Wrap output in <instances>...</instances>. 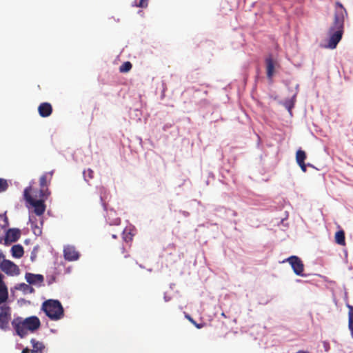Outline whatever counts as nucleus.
<instances>
[{
	"instance_id": "nucleus-1",
	"label": "nucleus",
	"mask_w": 353,
	"mask_h": 353,
	"mask_svg": "<svg viewBox=\"0 0 353 353\" xmlns=\"http://www.w3.org/2000/svg\"><path fill=\"white\" fill-rule=\"evenodd\" d=\"M335 6L334 22L329 30L330 37L328 41V47L331 49L335 48L342 38L344 17L345 15H347L345 8L340 2L336 1Z\"/></svg>"
},
{
	"instance_id": "nucleus-2",
	"label": "nucleus",
	"mask_w": 353,
	"mask_h": 353,
	"mask_svg": "<svg viewBox=\"0 0 353 353\" xmlns=\"http://www.w3.org/2000/svg\"><path fill=\"white\" fill-rule=\"evenodd\" d=\"M12 326L16 334L21 338L25 337L28 332H34L41 326L39 319L36 316H32L26 319L22 317L14 318L11 322Z\"/></svg>"
},
{
	"instance_id": "nucleus-3",
	"label": "nucleus",
	"mask_w": 353,
	"mask_h": 353,
	"mask_svg": "<svg viewBox=\"0 0 353 353\" xmlns=\"http://www.w3.org/2000/svg\"><path fill=\"white\" fill-rule=\"evenodd\" d=\"M32 183L34 182H31L30 185L25 188L23 198L28 204L34 208V212L38 216H41L46 210V198L39 197V190L34 189Z\"/></svg>"
},
{
	"instance_id": "nucleus-4",
	"label": "nucleus",
	"mask_w": 353,
	"mask_h": 353,
	"mask_svg": "<svg viewBox=\"0 0 353 353\" xmlns=\"http://www.w3.org/2000/svg\"><path fill=\"white\" fill-rule=\"evenodd\" d=\"M42 310L52 321H57L64 316L62 305L58 300L49 299L42 304Z\"/></svg>"
},
{
	"instance_id": "nucleus-5",
	"label": "nucleus",
	"mask_w": 353,
	"mask_h": 353,
	"mask_svg": "<svg viewBox=\"0 0 353 353\" xmlns=\"http://www.w3.org/2000/svg\"><path fill=\"white\" fill-rule=\"evenodd\" d=\"M54 171L45 172L39 179V197L47 198L50 194V192L48 189V186L52 179Z\"/></svg>"
},
{
	"instance_id": "nucleus-6",
	"label": "nucleus",
	"mask_w": 353,
	"mask_h": 353,
	"mask_svg": "<svg viewBox=\"0 0 353 353\" xmlns=\"http://www.w3.org/2000/svg\"><path fill=\"white\" fill-rule=\"evenodd\" d=\"M288 261L292 266L294 272L299 276H304V265L303 261L296 256H291L287 259L283 261V263Z\"/></svg>"
},
{
	"instance_id": "nucleus-7",
	"label": "nucleus",
	"mask_w": 353,
	"mask_h": 353,
	"mask_svg": "<svg viewBox=\"0 0 353 353\" xmlns=\"http://www.w3.org/2000/svg\"><path fill=\"white\" fill-rule=\"evenodd\" d=\"M0 268L3 272L9 275H18L20 273L19 267L13 262L3 259L0 263Z\"/></svg>"
},
{
	"instance_id": "nucleus-8",
	"label": "nucleus",
	"mask_w": 353,
	"mask_h": 353,
	"mask_svg": "<svg viewBox=\"0 0 353 353\" xmlns=\"http://www.w3.org/2000/svg\"><path fill=\"white\" fill-rule=\"evenodd\" d=\"M11 319L10 310L9 307L1 308L0 312V328L4 331L9 328V321Z\"/></svg>"
},
{
	"instance_id": "nucleus-9",
	"label": "nucleus",
	"mask_w": 353,
	"mask_h": 353,
	"mask_svg": "<svg viewBox=\"0 0 353 353\" xmlns=\"http://www.w3.org/2000/svg\"><path fill=\"white\" fill-rule=\"evenodd\" d=\"M63 255L65 259L68 261H76L79 258V253L72 245H67L64 247Z\"/></svg>"
},
{
	"instance_id": "nucleus-10",
	"label": "nucleus",
	"mask_w": 353,
	"mask_h": 353,
	"mask_svg": "<svg viewBox=\"0 0 353 353\" xmlns=\"http://www.w3.org/2000/svg\"><path fill=\"white\" fill-rule=\"evenodd\" d=\"M30 343L32 345V349L30 350L26 347L22 350L21 353H43L45 345L42 342L38 341L35 339H32Z\"/></svg>"
},
{
	"instance_id": "nucleus-11",
	"label": "nucleus",
	"mask_w": 353,
	"mask_h": 353,
	"mask_svg": "<svg viewBox=\"0 0 353 353\" xmlns=\"http://www.w3.org/2000/svg\"><path fill=\"white\" fill-rule=\"evenodd\" d=\"M38 112L41 117H48L52 112V107L50 103H41L38 107Z\"/></svg>"
},
{
	"instance_id": "nucleus-12",
	"label": "nucleus",
	"mask_w": 353,
	"mask_h": 353,
	"mask_svg": "<svg viewBox=\"0 0 353 353\" xmlns=\"http://www.w3.org/2000/svg\"><path fill=\"white\" fill-rule=\"evenodd\" d=\"M25 278L26 281L30 285L41 284L44 279L41 274H34L32 273H26Z\"/></svg>"
},
{
	"instance_id": "nucleus-13",
	"label": "nucleus",
	"mask_w": 353,
	"mask_h": 353,
	"mask_svg": "<svg viewBox=\"0 0 353 353\" xmlns=\"http://www.w3.org/2000/svg\"><path fill=\"white\" fill-rule=\"evenodd\" d=\"M20 236L21 233L19 229H9L6 232V241L10 242H15L20 238Z\"/></svg>"
},
{
	"instance_id": "nucleus-14",
	"label": "nucleus",
	"mask_w": 353,
	"mask_h": 353,
	"mask_svg": "<svg viewBox=\"0 0 353 353\" xmlns=\"http://www.w3.org/2000/svg\"><path fill=\"white\" fill-rule=\"evenodd\" d=\"M8 298V288L3 281V275L0 273V304L6 302Z\"/></svg>"
},
{
	"instance_id": "nucleus-15",
	"label": "nucleus",
	"mask_w": 353,
	"mask_h": 353,
	"mask_svg": "<svg viewBox=\"0 0 353 353\" xmlns=\"http://www.w3.org/2000/svg\"><path fill=\"white\" fill-rule=\"evenodd\" d=\"M265 63L267 70V77L268 79H271L274 75V62L273 59L271 57L266 58Z\"/></svg>"
},
{
	"instance_id": "nucleus-16",
	"label": "nucleus",
	"mask_w": 353,
	"mask_h": 353,
	"mask_svg": "<svg viewBox=\"0 0 353 353\" xmlns=\"http://www.w3.org/2000/svg\"><path fill=\"white\" fill-rule=\"evenodd\" d=\"M12 255L14 258L19 259L23 256L24 254L23 248L21 245H14L11 248Z\"/></svg>"
},
{
	"instance_id": "nucleus-17",
	"label": "nucleus",
	"mask_w": 353,
	"mask_h": 353,
	"mask_svg": "<svg viewBox=\"0 0 353 353\" xmlns=\"http://www.w3.org/2000/svg\"><path fill=\"white\" fill-rule=\"evenodd\" d=\"M335 242L340 245H345V232L343 230H341L336 232Z\"/></svg>"
},
{
	"instance_id": "nucleus-18",
	"label": "nucleus",
	"mask_w": 353,
	"mask_h": 353,
	"mask_svg": "<svg viewBox=\"0 0 353 353\" xmlns=\"http://www.w3.org/2000/svg\"><path fill=\"white\" fill-rule=\"evenodd\" d=\"M348 328L353 338V306L348 305Z\"/></svg>"
},
{
	"instance_id": "nucleus-19",
	"label": "nucleus",
	"mask_w": 353,
	"mask_h": 353,
	"mask_svg": "<svg viewBox=\"0 0 353 353\" xmlns=\"http://www.w3.org/2000/svg\"><path fill=\"white\" fill-rule=\"evenodd\" d=\"M134 234L131 229L125 228L123 232V239L126 243H130L133 239Z\"/></svg>"
},
{
	"instance_id": "nucleus-20",
	"label": "nucleus",
	"mask_w": 353,
	"mask_h": 353,
	"mask_svg": "<svg viewBox=\"0 0 353 353\" xmlns=\"http://www.w3.org/2000/svg\"><path fill=\"white\" fill-rule=\"evenodd\" d=\"M306 153L305 151L302 150H298L296 153V161L297 164H301L305 163V160L306 159Z\"/></svg>"
},
{
	"instance_id": "nucleus-21",
	"label": "nucleus",
	"mask_w": 353,
	"mask_h": 353,
	"mask_svg": "<svg viewBox=\"0 0 353 353\" xmlns=\"http://www.w3.org/2000/svg\"><path fill=\"white\" fill-rule=\"evenodd\" d=\"M132 65L130 61H125L119 67V72L123 73L128 72L132 69Z\"/></svg>"
},
{
	"instance_id": "nucleus-22",
	"label": "nucleus",
	"mask_w": 353,
	"mask_h": 353,
	"mask_svg": "<svg viewBox=\"0 0 353 353\" xmlns=\"http://www.w3.org/2000/svg\"><path fill=\"white\" fill-rule=\"evenodd\" d=\"M112 214H115L114 212H113L112 210H110V213L108 214V221L109 222V223L110 225H119L120 223H121V219L119 217H116L113 219H111L110 216L112 215Z\"/></svg>"
},
{
	"instance_id": "nucleus-23",
	"label": "nucleus",
	"mask_w": 353,
	"mask_h": 353,
	"mask_svg": "<svg viewBox=\"0 0 353 353\" xmlns=\"http://www.w3.org/2000/svg\"><path fill=\"white\" fill-rule=\"evenodd\" d=\"M9 187L8 182L6 179L0 178V193L5 192Z\"/></svg>"
},
{
	"instance_id": "nucleus-24",
	"label": "nucleus",
	"mask_w": 353,
	"mask_h": 353,
	"mask_svg": "<svg viewBox=\"0 0 353 353\" xmlns=\"http://www.w3.org/2000/svg\"><path fill=\"white\" fill-rule=\"evenodd\" d=\"M83 176L85 181H88L89 180L93 179L94 177V172L91 169H88L87 170L83 172Z\"/></svg>"
},
{
	"instance_id": "nucleus-25",
	"label": "nucleus",
	"mask_w": 353,
	"mask_h": 353,
	"mask_svg": "<svg viewBox=\"0 0 353 353\" xmlns=\"http://www.w3.org/2000/svg\"><path fill=\"white\" fill-rule=\"evenodd\" d=\"M19 289L22 290L23 291L29 290L30 292H32L34 291V289L31 288L29 285L26 283H21L19 285Z\"/></svg>"
},
{
	"instance_id": "nucleus-26",
	"label": "nucleus",
	"mask_w": 353,
	"mask_h": 353,
	"mask_svg": "<svg viewBox=\"0 0 353 353\" xmlns=\"http://www.w3.org/2000/svg\"><path fill=\"white\" fill-rule=\"evenodd\" d=\"M148 5V0H140L139 3H135L134 6L142 8H147Z\"/></svg>"
},
{
	"instance_id": "nucleus-27",
	"label": "nucleus",
	"mask_w": 353,
	"mask_h": 353,
	"mask_svg": "<svg viewBox=\"0 0 353 353\" xmlns=\"http://www.w3.org/2000/svg\"><path fill=\"white\" fill-rule=\"evenodd\" d=\"M294 101H289L285 102V107L288 110V111L291 113L292 108L294 107Z\"/></svg>"
},
{
	"instance_id": "nucleus-28",
	"label": "nucleus",
	"mask_w": 353,
	"mask_h": 353,
	"mask_svg": "<svg viewBox=\"0 0 353 353\" xmlns=\"http://www.w3.org/2000/svg\"><path fill=\"white\" fill-rule=\"evenodd\" d=\"M119 252L121 254H123L125 258H127V257L129 256V254L126 252L125 248V247L123 245L119 247Z\"/></svg>"
},
{
	"instance_id": "nucleus-29",
	"label": "nucleus",
	"mask_w": 353,
	"mask_h": 353,
	"mask_svg": "<svg viewBox=\"0 0 353 353\" xmlns=\"http://www.w3.org/2000/svg\"><path fill=\"white\" fill-rule=\"evenodd\" d=\"M32 228H33V232L35 234L39 235L41 234V230L39 227L35 225V227L33 228V223H32Z\"/></svg>"
},
{
	"instance_id": "nucleus-30",
	"label": "nucleus",
	"mask_w": 353,
	"mask_h": 353,
	"mask_svg": "<svg viewBox=\"0 0 353 353\" xmlns=\"http://www.w3.org/2000/svg\"><path fill=\"white\" fill-rule=\"evenodd\" d=\"M298 165L300 166L301 170L303 172H306L307 169H306V165L305 164V163H301V164H298Z\"/></svg>"
},
{
	"instance_id": "nucleus-31",
	"label": "nucleus",
	"mask_w": 353,
	"mask_h": 353,
	"mask_svg": "<svg viewBox=\"0 0 353 353\" xmlns=\"http://www.w3.org/2000/svg\"><path fill=\"white\" fill-rule=\"evenodd\" d=\"M185 317L192 324L194 323L195 321L189 314H185Z\"/></svg>"
},
{
	"instance_id": "nucleus-32",
	"label": "nucleus",
	"mask_w": 353,
	"mask_h": 353,
	"mask_svg": "<svg viewBox=\"0 0 353 353\" xmlns=\"http://www.w3.org/2000/svg\"><path fill=\"white\" fill-rule=\"evenodd\" d=\"M193 325L198 329H201L204 327V323H197L196 321Z\"/></svg>"
},
{
	"instance_id": "nucleus-33",
	"label": "nucleus",
	"mask_w": 353,
	"mask_h": 353,
	"mask_svg": "<svg viewBox=\"0 0 353 353\" xmlns=\"http://www.w3.org/2000/svg\"><path fill=\"white\" fill-rule=\"evenodd\" d=\"M164 299H165V301H170V297H167V296H166V295H165V296H164Z\"/></svg>"
},
{
	"instance_id": "nucleus-34",
	"label": "nucleus",
	"mask_w": 353,
	"mask_h": 353,
	"mask_svg": "<svg viewBox=\"0 0 353 353\" xmlns=\"http://www.w3.org/2000/svg\"><path fill=\"white\" fill-rule=\"evenodd\" d=\"M3 258H4L3 254L0 252V260H1V259H3H3H4Z\"/></svg>"
},
{
	"instance_id": "nucleus-35",
	"label": "nucleus",
	"mask_w": 353,
	"mask_h": 353,
	"mask_svg": "<svg viewBox=\"0 0 353 353\" xmlns=\"http://www.w3.org/2000/svg\"><path fill=\"white\" fill-rule=\"evenodd\" d=\"M112 238L115 239L117 238V236L115 234H112Z\"/></svg>"
},
{
	"instance_id": "nucleus-36",
	"label": "nucleus",
	"mask_w": 353,
	"mask_h": 353,
	"mask_svg": "<svg viewBox=\"0 0 353 353\" xmlns=\"http://www.w3.org/2000/svg\"><path fill=\"white\" fill-rule=\"evenodd\" d=\"M1 242V239H0V243Z\"/></svg>"
}]
</instances>
